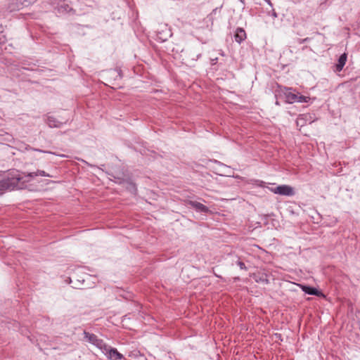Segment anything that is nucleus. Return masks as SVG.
Here are the masks:
<instances>
[{
  "label": "nucleus",
  "instance_id": "1",
  "mask_svg": "<svg viewBox=\"0 0 360 360\" xmlns=\"http://www.w3.org/2000/svg\"><path fill=\"white\" fill-rule=\"evenodd\" d=\"M27 182L30 180L25 179L24 174H20L18 170L12 169L4 172L0 179V195L6 191L23 189Z\"/></svg>",
  "mask_w": 360,
  "mask_h": 360
},
{
  "label": "nucleus",
  "instance_id": "2",
  "mask_svg": "<svg viewBox=\"0 0 360 360\" xmlns=\"http://www.w3.org/2000/svg\"><path fill=\"white\" fill-rule=\"evenodd\" d=\"M269 190L281 195L292 196L295 194L294 188L288 185H281L275 188H270Z\"/></svg>",
  "mask_w": 360,
  "mask_h": 360
},
{
  "label": "nucleus",
  "instance_id": "3",
  "mask_svg": "<svg viewBox=\"0 0 360 360\" xmlns=\"http://www.w3.org/2000/svg\"><path fill=\"white\" fill-rule=\"evenodd\" d=\"M84 335L90 343L96 346L101 351L106 349V344L102 340L98 339L95 335L84 332Z\"/></svg>",
  "mask_w": 360,
  "mask_h": 360
},
{
  "label": "nucleus",
  "instance_id": "4",
  "mask_svg": "<svg viewBox=\"0 0 360 360\" xmlns=\"http://www.w3.org/2000/svg\"><path fill=\"white\" fill-rule=\"evenodd\" d=\"M103 353L107 355L108 358L110 360H120L124 358L123 355L120 354L116 349L111 348L106 345V349L102 350Z\"/></svg>",
  "mask_w": 360,
  "mask_h": 360
},
{
  "label": "nucleus",
  "instance_id": "5",
  "mask_svg": "<svg viewBox=\"0 0 360 360\" xmlns=\"http://www.w3.org/2000/svg\"><path fill=\"white\" fill-rule=\"evenodd\" d=\"M283 94L285 95L286 101L289 103H293L297 102L298 93L292 90L291 88H285L283 89Z\"/></svg>",
  "mask_w": 360,
  "mask_h": 360
},
{
  "label": "nucleus",
  "instance_id": "6",
  "mask_svg": "<svg viewBox=\"0 0 360 360\" xmlns=\"http://www.w3.org/2000/svg\"><path fill=\"white\" fill-rule=\"evenodd\" d=\"M299 286L302 290V291L309 295H316L319 297L324 296L323 294L321 292L319 291L316 288L304 285H299Z\"/></svg>",
  "mask_w": 360,
  "mask_h": 360
},
{
  "label": "nucleus",
  "instance_id": "7",
  "mask_svg": "<svg viewBox=\"0 0 360 360\" xmlns=\"http://www.w3.org/2000/svg\"><path fill=\"white\" fill-rule=\"evenodd\" d=\"M25 179H29L30 181L33 177L37 176H49L44 171L42 170H37L36 172H30V173H23Z\"/></svg>",
  "mask_w": 360,
  "mask_h": 360
},
{
  "label": "nucleus",
  "instance_id": "8",
  "mask_svg": "<svg viewBox=\"0 0 360 360\" xmlns=\"http://www.w3.org/2000/svg\"><path fill=\"white\" fill-rule=\"evenodd\" d=\"M188 203L193 207L195 208L198 211L203 212H209L208 207L200 202H198L196 201H190Z\"/></svg>",
  "mask_w": 360,
  "mask_h": 360
},
{
  "label": "nucleus",
  "instance_id": "9",
  "mask_svg": "<svg viewBox=\"0 0 360 360\" xmlns=\"http://www.w3.org/2000/svg\"><path fill=\"white\" fill-rule=\"evenodd\" d=\"M234 37L237 42L240 43L246 38V33L244 30L238 28L236 30Z\"/></svg>",
  "mask_w": 360,
  "mask_h": 360
},
{
  "label": "nucleus",
  "instance_id": "10",
  "mask_svg": "<svg viewBox=\"0 0 360 360\" xmlns=\"http://www.w3.org/2000/svg\"><path fill=\"white\" fill-rule=\"evenodd\" d=\"M347 58V54L345 53L340 56V58L338 60V63L336 65V70L338 72H340L342 70L344 65L346 63Z\"/></svg>",
  "mask_w": 360,
  "mask_h": 360
},
{
  "label": "nucleus",
  "instance_id": "11",
  "mask_svg": "<svg viewBox=\"0 0 360 360\" xmlns=\"http://www.w3.org/2000/svg\"><path fill=\"white\" fill-rule=\"evenodd\" d=\"M309 100H310V98H309V97H308V96H302V95H300V94L298 93L297 98V103H307V102H308Z\"/></svg>",
  "mask_w": 360,
  "mask_h": 360
},
{
  "label": "nucleus",
  "instance_id": "12",
  "mask_svg": "<svg viewBox=\"0 0 360 360\" xmlns=\"http://www.w3.org/2000/svg\"><path fill=\"white\" fill-rule=\"evenodd\" d=\"M48 124H49V125L50 127H58V125H57V124H55L51 123V120L50 118H49Z\"/></svg>",
  "mask_w": 360,
  "mask_h": 360
},
{
  "label": "nucleus",
  "instance_id": "13",
  "mask_svg": "<svg viewBox=\"0 0 360 360\" xmlns=\"http://www.w3.org/2000/svg\"><path fill=\"white\" fill-rule=\"evenodd\" d=\"M238 265H239L240 269H245V264L243 262H238Z\"/></svg>",
  "mask_w": 360,
  "mask_h": 360
},
{
  "label": "nucleus",
  "instance_id": "14",
  "mask_svg": "<svg viewBox=\"0 0 360 360\" xmlns=\"http://www.w3.org/2000/svg\"><path fill=\"white\" fill-rule=\"evenodd\" d=\"M265 1H267V2H269V1H270V0H265Z\"/></svg>",
  "mask_w": 360,
  "mask_h": 360
}]
</instances>
